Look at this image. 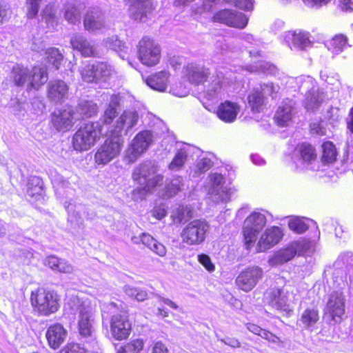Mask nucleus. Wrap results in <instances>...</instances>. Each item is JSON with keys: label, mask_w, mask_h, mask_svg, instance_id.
<instances>
[{"label": "nucleus", "mask_w": 353, "mask_h": 353, "mask_svg": "<svg viewBox=\"0 0 353 353\" xmlns=\"http://www.w3.org/2000/svg\"><path fill=\"white\" fill-rule=\"evenodd\" d=\"M294 255V252L292 249H286L279 252L276 259L280 263H283L290 261Z\"/></svg>", "instance_id": "50"}, {"label": "nucleus", "mask_w": 353, "mask_h": 353, "mask_svg": "<svg viewBox=\"0 0 353 353\" xmlns=\"http://www.w3.org/2000/svg\"><path fill=\"white\" fill-rule=\"evenodd\" d=\"M170 74L168 71L157 72L145 79L146 84L152 89L163 92L166 90Z\"/></svg>", "instance_id": "26"}, {"label": "nucleus", "mask_w": 353, "mask_h": 353, "mask_svg": "<svg viewBox=\"0 0 353 353\" xmlns=\"http://www.w3.org/2000/svg\"><path fill=\"white\" fill-rule=\"evenodd\" d=\"M82 81L87 83H101L108 81L117 74L113 65L103 61H88L79 69Z\"/></svg>", "instance_id": "6"}, {"label": "nucleus", "mask_w": 353, "mask_h": 353, "mask_svg": "<svg viewBox=\"0 0 353 353\" xmlns=\"http://www.w3.org/2000/svg\"><path fill=\"white\" fill-rule=\"evenodd\" d=\"M188 152L185 148H180L176 150L173 159L168 164L169 170L178 171L182 169L188 160Z\"/></svg>", "instance_id": "36"}, {"label": "nucleus", "mask_w": 353, "mask_h": 353, "mask_svg": "<svg viewBox=\"0 0 353 353\" xmlns=\"http://www.w3.org/2000/svg\"><path fill=\"white\" fill-rule=\"evenodd\" d=\"M319 319V311L316 308H306L301 316L300 321L305 327H310Z\"/></svg>", "instance_id": "38"}, {"label": "nucleus", "mask_w": 353, "mask_h": 353, "mask_svg": "<svg viewBox=\"0 0 353 353\" xmlns=\"http://www.w3.org/2000/svg\"><path fill=\"white\" fill-rule=\"evenodd\" d=\"M152 216L157 220H161L167 215L165 204H156L150 211Z\"/></svg>", "instance_id": "46"}, {"label": "nucleus", "mask_w": 353, "mask_h": 353, "mask_svg": "<svg viewBox=\"0 0 353 353\" xmlns=\"http://www.w3.org/2000/svg\"><path fill=\"white\" fill-rule=\"evenodd\" d=\"M267 223L265 216L260 212H252L247 216L242 228L243 245L247 250H250L257 243L259 233Z\"/></svg>", "instance_id": "8"}, {"label": "nucleus", "mask_w": 353, "mask_h": 353, "mask_svg": "<svg viewBox=\"0 0 353 353\" xmlns=\"http://www.w3.org/2000/svg\"><path fill=\"white\" fill-rule=\"evenodd\" d=\"M42 0H26V17L28 19H32L37 16L40 8L39 3Z\"/></svg>", "instance_id": "43"}, {"label": "nucleus", "mask_w": 353, "mask_h": 353, "mask_svg": "<svg viewBox=\"0 0 353 353\" xmlns=\"http://www.w3.org/2000/svg\"><path fill=\"white\" fill-rule=\"evenodd\" d=\"M195 0H174V6L175 7H185Z\"/></svg>", "instance_id": "62"}, {"label": "nucleus", "mask_w": 353, "mask_h": 353, "mask_svg": "<svg viewBox=\"0 0 353 353\" xmlns=\"http://www.w3.org/2000/svg\"><path fill=\"white\" fill-rule=\"evenodd\" d=\"M212 165V163L209 159H202L196 164V172L199 174L205 173L211 168Z\"/></svg>", "instance_id": "49"}, {"label": "nucleus", "mask_w": 353, "mask_h": 353, "mask_svg": "<svg viewBox=\"0 0 353 353\" xmlns=\"http://www.w3.org/2000/svg\"><path fill=\"white\" fill-rule=\"evenodd\" d=\"M83 26L85 29L90 32L103 28L105 21L101 12L94 8L87 11L83 17Z\"/></svg>", "instance_id": "23"}, {"label": "nucleus", "mask_w": 353, "mask_h": 353, "mask_svg": "<svg viewBox=\"0 0 353 353\" xmlns=\"http://www.w3.org/2000/svg\"><path fill=\"white\" fill-rule=\"evenodd\" d=\"M183 183L180 177L172 179L166 185L163 193V196L165 199H170L176 196L180 191Z\"/></svg>", "instance_id": "39"}, {"label": "nucleus", "mask_w": 353, "mask_h": 353, "mask_svg": "<svg viewBox=\"0 0 353 353\" xmlns=\"http://www.w3.org/2000/svg\"><path fill=\"white\" fill-rule=\"evenodd\" d=\"M330 1V0H303L305 4L310 5L311 6H321L322 5L327 4Z\"/></svg>", "instance_id": "61"}, {"label": "nucleus", "mask_w": 353, "mask_h": 353, "mask_svg": "<svg viewBox=\"0 0 353 353\" xmlns=\"http://www.w3.org/2000/svg\"><path fill=\"white\" fill-rule=\"evenodd\" d=\"M346 125L347 130L353 134V106L350 109Z\"/></svg>", "instance_id": "60"}, {"label": "nucleus", "mask_w": 353, "mask_h": 353, "mask_svg": "<svg viewBox=\"0 0 353 353\" xmlns=\"http://www.w3.org/2000/svg\"><path fill=\"white\" fill-rule=\"evenodd\" d=\"M81 12L75 6H70L65 12V19L70 23H76L80 20Z\"/></svg>", "instance_id": "44"}, {"label": "nucleus", "mask_w": 353, "mask_h": 353, "mask_svg": "<svg viewBox=\"0 0 353 353\" xmlns=\"http://www.w3.org/2000/svg\"><path fill=\"white\" fill-rule=\"evenodd\" d=\"M347 39L343 34H338L334 36L329 42V50L335 53L341 52L347 46Z\"/></svg>", "instance_id": "40"}, {"label": "nucleus", "mask_w": 353, "mask_h": 353, "mask_svg": "<svg viewBox=\"0 0 353 353\" xmlns=\"http://www.w3.org/2000/svg\"><path fill=\"white\" fill-rule=\"evenodd\" d=\"M301 160L305 163L311 164L317 159V153L315 147L309 142H301L295 148Z\"/></svg>", "instance_id": "30"}, {"label": "nucleus", "mask_w": 353, "mask_h": 353, "mask_svg": "<svg viewBox=\"0 0 353 353\" xmlns=\"http://www.w3.org/2000/svg\"><path fill=\"white\" fill-rule=\"evenodd\" d=\"M283 290L279 288H271L265 293V299L268 303L273 307L279 310H286L288 305L287 296H282Z\"/></svg>", "instance_id": "25"}, {"label": "nucleus", "mask_w": 353, "mask_h": 353, "mask_svg": "<svg viewBox=\"0 0 353 353\" xmlns=\"http://www.w3.org/2000/svg\"><path fill=\"white\" fill-rule=\"evenodd\" d=\"M212 21L238 29L245 28L248 23V18L245 14L230 9L217 11L212 17Z\"/></svg>", "instance_id": "14"}, {"label": "nucleus", "mask_w": 353, "mask_h": 353, "mask_svg": "<svg viewBox=\"0 0 353 353\" xmlns=\"http://www.w3.org/2000/svg\"><path fill=\"white\" fill-rule=\"evenodd\" d=\"M72 48L85 58H99L101 57L98 46L86 38L75 35L70 40Z\"/></svg>", "instance_id": "16"}, {"label": "nucleus", "mask_w": 353, "mask_h": 353, "mask_svg": "<svg viewBox=\"0 0 353 353\" xmlns=\"http://www.w3.org/2000/svg\"><path fill=\"white\" fill-rule=\"evenodd\" d=\"M283 236V230L279 226L273 225L266 228L257 241L256 252H264L271 249L281 241Z\"/></svg>", "instance_id": "15"}, {"label": "nucleus", "mask_w": 353, "mask_h": 353, "mask_svg": "<svg viewBox=\"0 0 353 353\" xmlns=\"http://www.w3.org/2000/svg\"><path fill=\"white\" fill-rule=\"evenodd\" d=\"M247 329L252 334L261 336L264 329L259 326L258 325L252 323H248L246 324Z\"/></svg>", "instance_id": "56"}, {"label": "nucleus", "mask_w": 353, "mask_h": 353, "mask_svg": "<svg viewBox=\"0 0 353 353\" xmlns=\"http://www.w3.org/2000/svg\"><path fill=\"white\" fill-rule=\"evenodd\" d=\"M45 265L53 271L62 274H70L73 271V268L69 263L53 255L46 258Z\"/></svg>", "instance_id": "32"}, {"label": "nucleus", "mask_w": 353, "mask_h": 353, "mask_svg": "<svg viewBox=\"0 0 353 353\" xmlns=\"http://www.w3.org/2000/svg\"><path fill=\"white\" fill-rule=\"evenodd\" d=\"M63 55L57 48H49L45 52V61L55 70H59L63 62Z\"/></svg>", "instance_id": "34"}, {"label": "nucleus", "mask_w": 353, "mask_h": 353, "mask_svg": "<svg viewBox=\"0 0 353 353\" xmlns=\"http://www.w3.org/2000/svg\"><path fill=\"white\" fill-rule=\"evenodd\" d=\"M185 75L192 84L198 85L207 81L209 72L208 69L190 63L185 67Z\"/></svg>", "instance_id": "24"}, {"label": "nucleus", "mask_w": 353, "mask_h": 353, "mask_svg": "<svg viewBox=\"0 0 353 353\" xmlns=\"http://www.w3.org/2000/svg\"><path fill=\"white\" fill-rule=\"evenodd\" d=\"M103 135V127L98 122H88L81 125L72 136V145L76 151L90 150Z\"/></svg>", "instance_id": "7"}, {"label": "nucleus", "mask_w": 353, "mask_h": 353, "mask_svg": "<svg viewBox=\"0 0 353 353\" xmlns=\"http://www.w3.org/2000/svg\"><path fill=\"white\" fill-rule=\"evenodd\" d=\"M163 302L172 308L176 309L177 307V305L175 304V303L169 299H165Z\"/></svg>", "instance_id": "63"}, {"label": "nucleus", "mask_w": 353, "mask_h": 353, "mask_svg": "<svg viewBox=\"0 0 353 353\" xmlns=\"http://www.w3.org/2000/svg\"><path fill=\"white\" fill-rule=\"evenodd\" d=\"M193 216L192 209L188 205H179L174 210L171 214V219L175 224L185 223Z\"/></svg>", "instance_id": "33"}, {"label": "nucleus", "mask_w": 353, "mask_h": 353, "mask_svg": "<svg viewBox=\"0 0 353 353\" xmlns=\"http://www.w3.org/2000/svg\"><path fill=\"white\" fill-rule=\"evenodd\" d=\"M263 270L258 265H250L242 270L235 279L237 288L245 292L252 291L263 278Z\"/></svg>", "instance_id": "12"}, {"label": "nucleus", "mask_w": 353, "mask_h": 353, "mask_svg": "<svg viewBox=\"0 0 353 353\" xmlns=\"http://www.w3.org/2000/svg\"><path fill=\"white\" fill-rule=\"evenodd\" d=\"M345 312V296L343 292L333 291L328 297L324 314L335 323H340Z\"/></svg>", "instance_id": "13"}, {"label": "nucleus", "mask_w": 353, "mask_h": 353, "mask_svg": "<svg viewBox=\"0 0 353 353\" xmlns=\"http://www.w3.org/2000/svg\"><path fill=\"white\" fill-rule=\"evenodd\" d=\"M27 194L34 201L44 200L43 181L39 176H31L27 183Z\"/></svg>", "instance_id": "27"}, {"label": "nucleus", "mask_w": 353, "mask_h": 353, "mask_svg": "<svg viewBox=\"0 0 353 353\" xmlns=\"http://www.w3.org/2000/svg\"><path fill=\"white\" fill-rule=\"evenodd\" d=\"M235 7L244 10H250L253 8L252 0H237Z\"/></svg>", "instance_id": "53"}, {"label": "nucleus", "mask_w": 353, "mask_h": 353, "mask_svg": "<svg viewBox=\"0 0 353 353\" xmlns=\"http://www.w3.org/2000/svg\"><path fill=\"white\" fill-rule=\"evenodd\" d=\"M240 107L230 101H225L219 104L216 111V116L225 123L234 122L239 112Z\"/></svg>", "instance_id": "21"}, {"label": "nucleus", "mask_w": 353, "mask_h": 353, "mask_svg": "<svg viewBox=\"0 0 353 353\" xmlns=\"http://www.w3.org/2000/svg\"><path fill=\"white\" fill-rule=\"evenodd\" d=\"M11 79L17 87L26 86L27 90L38 91L48 80V71L46 66L40 65L28 68L17 63L11 70Z\"/></svg>", "instance_id": "3"}, {"label": "nucleus", "mask_w": 353, "mask_h": 353, "mask_svg": "<svg viewBox=\"0 0 353 353\" xmlns=\"http://www.w3.org/2000/svg\"><path fill=\"white\" fill-rule=\"evenodd\" d=\"M60 353H88V352L80 344L70 343L65 345Z\"/></svg>", "instance_id": "45"}, {"label": "nucleus", "mask_w": 353, "mask_h": 353, "mask_svg": "<svg viewBox=\"0 0 353 353\" xmlns=\"http://www.w3.org/2000/svg\"><path fill=\"white\" fill-rule=\"evenodd\" d=\"M154 6L151 0L136 1L130 3L129 10L132 18L142 21L152 13Z\"/></svg>", "instance_id": "22"}, {"label": "nucleus", "mask_w": 353, "mask_h": 353, "mask_svg": "<svg viewBox=\"0 0 353 353\" xmlns=\"http://www.w3.org/2000/svg\"><path fill=\"white\" fill-rule=\"evenodd\" d=\"M137 57L140 62L148 68L158 65L161 58L160 45L149 37H143L139 42Z\"/></svg>", "instance_id": "10"}, {"label": "nucleus", "mask_w": 353, "mask_h": 353, "mask_svg": "<svg viewBox=\"0 0 353 353\" xmlns=\"http://www.w3.org/2000/svg\"><path fill=\"white\" fill-rule=\"evenodd\" d=\"M69 87L61 79H55L50 81L47 86V97L50 101L61 103L68 94Z\"/></svg>", "instance_id": "19"}, {"label": "nucleus", "mask_w": 353, "mask_h": 353, "mask_svg": "<svg viewBox=\"0 0 353 353\" xmlns=\"http://www.w3.org/2000/svg\"><path fill=\"white\" fill-rule=\"evenodd\" d=\"M288 228L296 234H302L308 230V225L301 219L294 218L288 221Z\"/></svg>", "instance_id": "42"}, {"label": "nucleus", "mask_w": 353, "mask_h": 353, "mask_svg": "<svg viewBox=\"0 0 353 353\" xmlns=\"http://www.w3.org/2000/svg\"><path fill=\"white\" fill-rule=\"evenodd\" d=\"M137 121L138 115L136 113L130 111L122 112L106 139L97 148L94 154L95 165L104 166L119 156L124 143L122 131L131 129Z\"/></svg>", "instance_id": "1"}, {"label": "nucleus", "mask_w": 353, "mask_h": 353, "mask_svg": "<svg viewBox=\"0 0 353 353\" xmlns=\"http://www.w3.org/2000/svg\"><path fill=\"white\" fill-rule=\"evenodd\" d=\"M261 337L272 343H279L281 342L279 336L265 329L263 333H261Z\"/></svg>", "instance_id": "52"}, {"label": "nucleus", "mask_w": 353, "mask_h": 353, "mask_svg": "<svg viewBox=\"0 0 353 353\" xmlns=\"http://www.w3.org/2000/svg\"><path fill=\"white\" fill-rule=\"evenodd\" d=\"M108 321L110 334L116 341H126L130 336L133 327L129 312L123 305L115 302L108 303L103 314V321Z\"/></svg>", "instance_id": "2"}, {"label": "nucleus", "mask_w": 353, "mask_h": 353, "mask_svg": "<svg viewBox=\"0 0 353 353\" xmlns=\"http://www.w3.org/2000/svg\"><path fill=\"white\" fill-rule=\"evenodd\" d=\"M209 229L204 219H194L189 222L181 232L182 242L188 245H196L203 243Z\"/></svg>", "instance_id": "11"}, {"label": "nucleus", "mask_w": 353, "mask_h": 353, "mask_svg": "<svg viewBox=\"0 0 353 353\" xmlns=\"http://www.w3.org/2000/svg\"><path fill=\"white\" fill-rule=\"evenodd\" d=\"M150 250L161 257H163L166 254V248L165 245L157 240Z\"/></svg>", "instance_id": "51"}, {"label": "nucleus", "mask_w": 353, "mask_h": 353, "mask_svg": "<svg viewBox=\"0 0 353 353\" xmlns=\"http://www.w3.org/2000/svg\"><path fill=\"white\" fill-rule=\"evenodd\" d=\"M309 131L313 136H324L326 134L325 129L322 127L321 121L310 123Z\"/></svg>", "instance_id": "48"}, {"label": "nucleus", "mask_w": 353, "mask_h": 353, "mask_svg": "<svg viewBox=\"0 0 353 353\" xmlns=\"http://www.w3.org/2000/svg\"><path fill=\"white\" fill-rule=\"evenodd\" d=\"M93 322L94 319L88 312L82 311L79 313L77 328L82 337H92L94 331Z\"/></svg>", "instance_id": "28"}, {"label": "nucleus", "mask_w": 353, "mask_h": 353, "mask_svg": "<svg viewBox=\"0 0 353 353\" xmlns=\"http://www.w3.org/2000/svg\"><path fill=\"white\" fill-rule=\"evenodd\" d=\"M140 239L141 243L149 249L156 241V239H154L152 235L148 233H143L141 235Z\"/></svg>", "instance_id": "54"}, {"label": "nucleus", "mask_w": 353, "mask_h": 353, "mask_svg": "<svg viewBox=\"0 0 353 353\" xmlns=\"http://www.w3.org/2000/svg\"><path fill=\"white\" fill-rule=\"evenodd\" d=\"M292 106L288 103H282L276 109L274 121L279 127H286L292 119Z\"/></svg>", "instance_id": "29"}, {"label": "nucleus", "mask_w": 353, "mask_h": 353, "mask_svg": "<svg viewBox=\"0 0 353 353\" xmlns=\"http://www.w3.org/2000/svg\"><path fill=\"white\" fill-rule=\"evenodd\" d=\"M125 292L128 296L138 301H144L148 299L147 291L141 288L128 287L125 289Z\"/></svg>", "instance_id": "41"}, {"label": "nucleus", "mask_w": 353, "mask_h": 353, "mask_svg": "<svg viewBox=\"0 0 353 353\" xmlns=\"http://www.w3.org/2000/svg\"><path fill=\"white\" fill-rule=\"evenodd\" d=\"M30 300L34 311L40 316H49L57 312L60 307L58 294L44 287H39L32 291Z\"/></svg>", "instance_id": "5"}, {"label": "nucleus", "mask_w": 353, "mask_h": 353, "mask_svg": "<svg viewBox=\"0 0 353 353\" xmlns=\"http://www.w3.org/2000/svg\"><path fill=\"white\" fill-rule=\"evenodd\" d=\"M340 6L344 11H353V0H341Z\"/></svg>", "instance_id": "59"}, {"label": "nucleus", "mask_w": 353, "mask_h": 353, "mask_svg": "<svg viewBox=\"0 0 353 353\" xmlns=\"http://www.w3.org/2000/svg\"><path fill=\"white\" fill-rule=\"evenodd\" d=\"M158 311H159V314L161 315L163 317H166L168 316V313L167 311L164 310L163 309H161V308H159L158 309Z\"/></svg>", "instance_id": "64"}, {"label": "nucleus", "mask_w": 353, "mask_h": 353, "mask_svg": "<svg viewBox=\"0 0 353 353\" xmlns=\"http://www.w3.org/2000/svg\"><path fill=\"white\" fill-rule=\"evenodd\" d=\"M9 19V14L6 6L0 0V24H2Z\"/></svg>", "instance_id": "58"}, {"label": "nucleus", "mask_w": 353, "mask_h": 353, "mask_svg": "<svg viewBox=\"0 0 353 353\" xmlns=\"http://www.w3.org/2000/svg\"><path fill=\"white\" fill-rule=\"evenodd\" d=\"M133 181L139 185L132 190L134 199L137 194L151 193L163 184V176L157 174V166L151 162H143L135 167L132 173Z\"/></svg>", "instance_id": "4"}, {"label": "nucleus", "mask_w": 353, "mask_h": 353, "mask_svg": "<svg viewBox=\"0 0 353 353\" xmlns=\"http://www.w3.org/2000/svg\"><path fill=\"white\" fill-rule=\"evenodd\" d=\"M150 139V133L148 131H141L135 136L131 147L127 152V157L130 161H134L139 156L146 150Z\"/></svg>", "instance_id": "17"}, {"label": "nucleus", "mask_w": 353, "mask_h": 353, "mask_svg": "<svg viewBox=\"0 0 353 353\" xmlns=\"http://www.w3.org/2000/svg\"><path fill=\"white\" fill-rule=\"evenodd\" d=\"M274 85L263 84L261 86V90L254 89L248 96V103L252 112L259 113L263 111L265 108V97L264 91L270 90L274 92Z\"/></svg>", "instance_id": "18"}, {"label": "nucleus", "mask_w": 353, "mask_h": 353, "mask_svg": "<svg viewBox=\"0 0 353 353\" xmlns=\"http://www.w3.org/2000/svg\"><path fill=\"white\" fill-rule=\"evenodd\" d=\"M66 336L67 330L58 323L50 325L46 333L48 345L53 350L58 349L61 346Z\"/></svg>", "instance_id": "20"}, {"label": "nucleus", "mask_w": 353, "mask_h": 353, "mask_svg": "<svg viewBox=\"0 0 353 353\" xmlns=\"http://www.w3.org/2000/svg\"><path fill=\"white\" fill-rule=\"evenodd\" d=\"M338 151L331 141H323L321 144V161L325 165H332L337 161Z\"/></svg>", "instance_id": "31"}, {"label": "nucleus", "mask_w": 353, "mask_h": 353, "mask_svg": "<svg viewBox=\"0 0 353 353\" xmlns=\"http://www.w3.org/2000/svg\"><path fill=\"white\" fill-rule=\"evenodd\" d=\"M198 261L208 272L214 271L215 265L212 263L208 255L205 254H199Z\"/></svg>", "instance_id": "47"}, {"label": "nucleus", "mask_w": 353, "mask_h": 353, "mask_svg": "<svg viewBox=\"0 0 353 353\" xmlns=\"http://www.w3.org/2000/svg\"><path fill=\"white\" fill-rule=\"evenodd\" d=\"M143 346L142 339H134L121 345L117 353H140Z\"/></svg>", "instance_id": "37"}, {"label": "nucleus", "mask_w": 353, "mask_h": 353, "mask_svg": "<svg viewBox=\"0 0 353 353\" xmlns=\"http://www.w3.org/2000/svg\"><path fill=\"white\" fill-rule=\"evenodd\" d=\"M75 109L70 105L55 109L50 117V128L59 132H68L73 129L78 121Z\"/></svg>", "instance_id": "9"}, {"label": "nucleus", "mask_w": 353, "mask_h": 353, "mask_svg": "<svg viewBox=\"0 0 353 353\" xmlns=\"http://www.w3.org/2000/svg\"><path fill=\"white\" fill-rule=\"evenodd\" d=\"M168 350L165 345L161 341L154 343L152 347V353H168Z\"/></svg>", "instance_id": "57"}, {"label": "nucleus", "mask_w": 353, "mask_h": 353, "mask_svg": "<svg viewBox=\"0 0 353 353\" xmlns=\"http://www.w3.org/2000/svg\"><path fill=\"white\" fill-rule=\"evenodd\" d=\"M120 104L117 101H111L105 108L101 117V121L103 125H110L119 116Z\"/></svg>", "instance_id": "35"}, {"label": "nucleus", "mask_w": 353, "mask_h": 353, "mask_svg": "<svg viewBox=\"0 0 353 353\" xmlns=\"http://www.w3.org/2000/svg\"><path fill=\"white\" fill-rule=\"evenodd\" d=\"M43 17L45 19L47 23H49L51 20H54L55 14L53 12L52 7L50 5H47L43 10Z\"/></svg>", "instance_id": "55"}]
</instances>
